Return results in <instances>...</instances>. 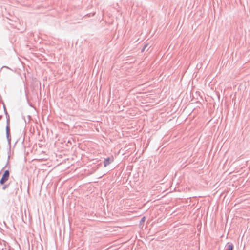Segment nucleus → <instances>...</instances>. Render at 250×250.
Wrapping results in <instances>:
<instances>
[{
  "label": "nucleus",
  "instance_id": "20e7f679",
  "mask_svg": "<svg viewBox=\"0 0 250 250\" xmlns=\"http://www.w3.org/2000/svg\"><path fill=\"white\" fill-rule=\"evenodd\" d=\"M145 219H146L145 217H143L142 218V219H141V222H144L145 221Z\"/></svg>",
  "mask_w": 250,
  "mask_h": 250
},
{
  "label": "nucleus",
  "instance_id": "7ed1b4c3",
  "mask_svg": "<svg viewBox=\"0 0 250 250\" xmlns=\"http://www.w3.org/2000/svg\"><path fill=\"white\" fill-rule=\"evenodd\" d=\"M229 250H233V246L232 244H229L228 246Z\"/></svg>",
  "mask_w": 250,
  "mask_h": 250
},
{
  "label": "nucleus",
  "instance_id": "423d86ee",
  "mask_svg": "<svg viewBox=\"0 0 250 250\" xmlns=\"http://www.w3.org/2000/svg\"><path fill=\"white\" fill-rule=\"evenodd\" d=\"M146 45H145V46L144 47V48H146ZM144 49H145V48H144Z\"/></svg>",
  "mask_w": 250,
  "mask_h": 250
},
{
  "label": "nucleus",
  "instance_id": "39448f33",
  "mask_svg": "<svg viewBox=\"0 0 250 250\" xmlns=\"http://www.w3.org/2000/svg\"><path fill=\"white\" fill-rule=\"evenodd\" d=\"M9 131V127L8 126H7V133H8Z\"/></svg>",
  "mask_w": 250,
  "mask_h": 250
},
{
  "label": "nucleus",
  "instance_id": "f257e3e1",
  "mask_svg": "<svg viewBox=\"0 0 250 250\" xmlns=\"http://www.w3.org/2000/svg\"><path fill=\"white\" fill-rule=\"evenodd\" d=\"M9 177V172L8 170H6L2 175V177L0 181V183L2 185L3 184L8 180Z\"/></svg>",
  "mask_w": 250,
  "mask_h": 250
},
{
  "label": "nucleus",
  "instance_id": "f03ea898",
  "mask_svg": "<svg viewBox=\"0 0 250 250\" xmlns=\"http://www.w3.org/2000/svg\"><path fill=\"white\" fill-rule=\"evenodd\" d=\"M111 161H113V158H112L111 160L110 158H106L104 162V166L105 167H107L110 164Z\"/></svg>",
  "mask_w": 250,
  "mask_h": 250
}]
</instances>
